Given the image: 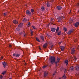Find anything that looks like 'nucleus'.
I'll use <instances>...</instances> for the list:
<instances>
[{
    "instance_id": "obj_47",
    "label": "nucleus",
    "mask_w": 79,
    "mask_h": 79,
    "mask_svg": "<svg viewBox=\"0 0 79 79\" xmlns=\"http://www.w3.org/2000/svg\"><path fill=\"white\" fill-rule=\"evenodd\" d=\"M4 16H5L6 15V14L5 13H4Z\"/></svg>"
},
{
    "instance_id": "obj_22",
    "label": "nucleus",
    "mask_w": 79,
    "mask_h": 79,
    "mask_svg": "<svg viewBox=\"0 0 79 79\" xmlns=\"http://www.w3.org/2000/svg\"><path fill=\"white\" fill-rule=\"evenodd\" d=\"M40 38L43 40V41H44V37L43 36H40Z\"/></svg>"
},
{
    "instance_id": "obj_35",
    "label": "nucleus",
    "mask_w": 79,
    "mask_h": 79,
    "mask_svg": "<svg viewBox=\"0 0 79 79\" xmlns=\"http://www.w3.org/2000/svg\"><path fill=\"white\" fill-rule=\"evenodd\" d=\"M30 25H31V23H30V22L28 23L27 25L29 27L30 26Z\"/></svg>"
},
{
    "instance_id": "obj_15",
    "label": "nucleus",
    "mask_w": 79,
    "mask_h": 79,
    "mask_svg": "<svg viewBox=\"0 0 79 79\" xmlns=\"http://www.w3.org/2000/svg\"><path fill=\"white\" fill-rule=\"evenodd\" d=\"M23 26V23H20L18 25L19 27H21Z\"/></svg>"
},
{
    "instance_id": "obj_17",
    "label": "nucleus",
    "mask_w": 79,
    "mask_h": 79,
    "mask_svg": "<svg viewBox=\"0 0 79 79\" xmlns=\"http://www.w3.org/2000/svg\"><path fill=\"white\" fill-rule=\"evenodd\" d=\"M47 76H48V72H45L44 73V77H46Z\"/></svg>"
},
{
    "instance_id": "obj_25",
    "label": "nucleus",
    "mask_w": 79,
    "mask_h": 79,
    "mask_svg": "<svg viewBox=\"0 0 79 79\" xmlns=\"http://www.w3.org/2000/svg\"><path fill=\"white\" fill-rule=\"evenodd\" d=\"M58 31H59V27H57L56 30V33H58Z\"/></svg>"
},
{
    "instance_id": "obj_11",
    "label": "nucleus",
    "mask_w": 79,
    "mask_h": 79,
    "mask_svg": "<svg viewBox=\"0 0 79 79\" xmlns=\"http://www.w3.org/2000/svg\"><path fill=\"white\" fill-rule=\"evenodd\" d=\"M69 71H74V67L73 66L70 67L69 69Z\"/></svg>"
},
{
    "instance_id": "obj_28",
    "label": "nucleus",
    "mask_w": 79,
    "mask_h": 79,
    "mask_svg": "<svg viewBox=\"0 0 79 79\" xmlns=\"http://www.w3.org/2000/svg\"><path fill=\"white\" fill-rule=\"evenodd\" d=\"M47 65H44L43 67V69H44V68H47Z\"/></svg>"
},
{
    "instance_id": "obj_16",
    "label": "nucleus",
    "mask_w": 79,
    "mask_h": 79,
    "mask_svg": "<svg viewBox=\"0 0 79 79\" xmlns=\"http://www.w3.org/2000/svg\"><path fill=\"white\" fill-rule=\"evenodd\" d=\"M46 5L47 6V7H50V2H47Z\"/></svg>"
},
{
    "instance_id": "obj_6",
    "label": "nucleus",
    "mask_w": 79,
    "mask_h": 79,
    "mask_svg": "<svg viewBox=\"0 0 79 79\" xmlns=\"http://www.w3.org/2000/svg\"><path fill=\"white\" fill-rule=\"evenodd\" d=\"M74 31V30H73V29H71L67 33V34L68 35H69L70 34H71V33L73 32Z\"/></svg>"
},
{
    "instance_id": "obj_34",
    "label": "nucleus",
    "mask_w": 79,
    "mask_h": 79,
    "mask_svg": "<svg viewBox=\"0 0 79 79\" xmlns=\"http://www.w3.org/2000/svg\"><path fill=\"white\" fill-rule=\"evenodd\" d=\"M3 57H4V56H1L0 58L1 60H3Z\"/></svg>"
},
{
    "instance_id": "obj_20",
    "label": "nucleus",
    "mask_w": 79,
    "mask_h": 79,
    "mask_svg": "<svg viewBox=\"0 0 79 79\" xmlns=\"http://www.w3.org/2000/svg\"><path fill=\"white\" fill-rule=\"evenodd\" d=\"M56 8L57 10H60L62 8V7L61 6H57Z\"/></svg>"
},
{
    "instance_id": "obj_10",
    "label": "nucleus",
    "mask_w": 79,
    "mask_h": 79,
    "mask_svg": "<svg viewBox=\"0 0 79 79\" xmlns=\"http://www.w3.org/2000/svg\"><path fill=\"white\" fill-rule=\"evenodd\" d=\"M22 21L23 23H27V20L26 19H23V20Z\"/></svg>"
},
{
    "instance_id": "obj_5",
    "label": "nucleus",
    "mask_w": 79,
    "mask_h": 79,
    "mask_svg": "<svg viewBox=\"0 0 79 79\" xmlns=\"http://www.w3.org/2000/svg\"><path fill=\"white\" fill-rule=\"evenodd\" d=\"M75 69L77 71H79V64L76 65L75 66Z\"/></svg>"
},
{
    "instance_id": "obj_49",
    "label": "nucleus",
    "mask_w": 79,
    "mask_h": 79,
    "mask_svg": "<svg viewBox=\"0 0 79 79\" xmlns=\"http://www.w3.org/2000/svg\"><path fill=\"white\" fill-rule=\"evenodd\" d=\"M77 48H78V49H79V46H78Z\"/></svg>"
},
{
    "instance_id": "obj_27",
    "label": "nucleus",
    "mask_w": 79,
    "mask_h": 79,
    "mask_svg": "<svg viewBox=\"0 0 79 79\" xmlns=\"http://www.w3.org/2000/svg\"><path fill=\"white\" fill-rule=\"evenodd\" d=\"M76 6H79V2L76 5Z\"/></svg>"
},
{
    "instance_id": "obj_37",
    "label": "nucleus",
    "mask_w": 79,
    "mask_h": 79,
    "mask_svg": "<svg viewBox=\"0 0 79 79\" xmlns=\"http://www.w3.org/2000/svg\"><path fill=\"white\" fill-rule=\"evenodd\" d=\"M16 30L17 31H19V30H20V28H19V27H17L16 28Z\"/></svg>"
},
{
    "instance_id": "obj_44",
    "label": "nucleus",
    "mask_w": 79,
    "mask_h": 79,
    "mask_svg": "<svg viewBox=\"0 0 79 79\" xmlns=\"http://www.w3.org/2000/svg\"><path fill=\"white\" fill-rule=\"evenodd\" d=\"M52 24H53V25H55V24L53 23H51Z\"/></svg>"
},
{
    "instance_id": "obj_46",
    "label": "nucleus",
    "mask_w": 79,
    "mask_h": 79,
    "mask_svg": "<svg viewBox=\"0 0 79 79\" xmlns=\"http://www.w3.org/2000/svg\"><path fill=\"white\" fill-rule=\"evenodd\" d=\"M69 13V14H71L72 13H71V10H70Z\"/></svg>"
},
{
    "instance_id": "obj_2",
    "label": "nucleus",
    "mask_w": 79,
    "mask_h": 79,
    "mask_svg": "<svg viewBox=\"0 0 79 79\" xmlns=\"http://www.w3.org/2000/svg\"><path fill=\"white\" fill-rule=\"evenodd\" d=\"M63 18H64V17L63 16H60L57 18V19L58 22L61 23V22L62 21Z\"/></svg>"
},
{
    "instance_id": "obj_18",
    "label": "nucleus",
    "mask_w": 79,
    "mask_h": 79,
    "mask_svg": "<svg viewBox=\"0 0 79 79\" xmlns=\"http://www.w3.org/2000/svg\"><path fill=\"white\" fill-rule=\"evenodd\" d=\"M51 30L52 32H55V31H56V29H55V28H51Z\"/></svg>"
},
{
    "instance_id": "obj_54",
    "label": "nucleus",
    "mask_w": 79,
    "mask_h": 79,
    "mask_svg": "<svg viewBox=\"0 0 79 79\" xmlns=\"http://www.w3.org/2000/svg\"><path fill=\"white\" fill-rule=\"evenodd\" d=\"M9 79H11V78H9Z\"/></svg>"
},
{
    "instance_id": "obj_29",
    "label": "nucleus",
    "mask_w": 79,
    "mask_h": 79,
    "mask_svg": "<svg viewBox=\"0 0 79 79\" xmlns=\"http://www.w3.org/2000/svg\"><path fill=\"white\" fill-rule=\"evenodd\" d=\"M31 27H33L34 29H36V27H35L34 26H32Z\"/></svg>"
},
{
    "instance_id": "obj_50",
    "label": "nucleus",
    "mask_w": 79,
    "mask_h": 79,
    "mask_svg": "<svg viewBox=\"0 0 79 79\" xmlns=\"http://www.w3.org/2000/svg\"><path fill=\"white\" fill-rule=\"evenodd\" d=\"M23 61L24 62V63H25V60H23Z\"/></svg>"
},
{
    "instance_id": "obj_53",
    "label": "nucleus",
    "mask_w": 79,
    "mask_h": 79,
    "mask_svg": "<svg viewBox=\"0 0 79 79\" xmlns=\"http://www.w3.org/2000/svg\"><path fill=\"white\" fill-rule=\"evenodd\" d=\"M39 49H40V50H41V48H39Z\"/></svg>"
},
{
    "instance_id": "obj_14",
    "label": "nucleus",
    "mask_w": 79,
    "mask_h": 79,
    "mask_svg": "<svg viewBox=\"0 0 79 79\" xmlns=\"http://www.w3.org/2000/svg\"><path fill=\"white\" fill-rule=\"evenodd\" d=\"M26 13L27 14V15H31V11H30L28 10L26 11Z\"/></svg>"
},
{
    "instance_id": "obj_31",
    "label": "nucleus",
    "mask_w": 79,
    "mask_h": 79,
    "mask_svg": "<svg viewBox=\"0 0 79 79\" xmlns=\"http://www.w3.org/2000/svg\"><path fill=\"white\" fill-rule=\"evenodd\" d=\"M19 56H20V54H16V57H19Z\"/></svg>"
},
{
    "instance_id": "obj_8",
    "label": "nucleus",
    "mask_w": 79,
    "mask_h": 79,
    "mask_svg": "<svg viewBox=\"0 0 79 79\" xmlns=\"http://www.w3.org/2000/svg\"><path fill=\"white\" fill-rule=\"evenodd\" d=\"M2 64L4 68H5V67H6V66H7V64H6V63L5 62H3L2 63Z\"/></svg>"
},
{
    "instance_id": "obj_39",
    "label": "nucleus",
    "mask_w": 79,
    "mask_h": 79,
    "mask_svg": "<svg viewBox=\"0 0 79 79\" xmlns=\"http://www.w3.org/2000/svg\"><path fill=\"white\" fill-rule=\"evenodd\" d=\"M54 19H53V18H52L51 19V21H53Z\"/></svg>"
},
{
    "instance_id": "obj_13",
    "label": "nucleus",
    "mask_w": 79,
    "mask_h": 79,
    "mask_svg": "<svg viewBox=\"0 0 79 79\" xmlns=\"http://www.w3.org/2000/svg\"><path fill=\"white\" fill-rule=\"evenodd\" d=\"M64 64H65L66 66H68V60H66L64 61Z\"/></svg>"
},
{
    "instance_id": "obj_26",
    "label": "nucleus",
    "mask_w": 79,
    "mask_h": 79,
    "mask_svg": "<svg viewBox=\"0 0 79 79\" xmlns=\"http://www.w3.org/2000/svg\"><path fill=\"white\" fill-rule=\"evenodd\" d=\"M35 39L38 42H40V40H39V38H38L37 37H36L35 38Z\"/></svg>"
},
{
    "instance_id": "obj_24",
    "label": "nucleus",
    "mask_w": 79,
    "mask_h": 79,
    "mask_svg": "<svg viewBox=\"0 0 79 79\" xmlns=\"http://www.w3.org/2000/svg\"><path fill=\"white\" fill-rule=\"evenodd\" d=\"M66 77L65 76V75H64L62 77V79H66Z\"/></svg>"
},
{
    "instance_id": "obj_43",
    "label": "nucleus",
    "mask_w": 79,
    "mask_h": 79,
    "mask_svg": "<svg viewBox=\"0 0 79 79\" xmlns=\"http://www.w3.org/2000/svg\"><path fill=\"white\" fill-rule=\"evenodd\" d=\"M9 47H11V45L9 44Z\"/></svg>"
},
{
    "instance_id": "obj_36",
    "label": "nucleus",
    "mask_w": 79,
    "mask_h": 79,
    "mask_svg": "<svg viewBox=\"0 0 79 79\" xmlns=\"http://www.w3.org/2000/svg\"><path fill=\"white\" fill-rule=\"evenodd\" d=\"M31 13H33L34 12V9H31Z\"/></svg>"
},
{
    "instance_id": "obj_38",
    "label": "nucleus",
    "mask_w": 79,
    "mask_h": 79,
    "mask_svg": "<svg viewBox=\"0 0 79 79\" xmlns=\"http://www.w3.org/2000/svg\"><path fill=\"white\" fill-rule=\"evenodd\" d=\"M74 59L75 60H77V58H76V56L74 57Z\"/></svg>"
},
{
    "instance_id": "obj_19",
    "label": "nucleus",
    "mask_w": 79,
    "mask_h": 79,
    "mask_svg": "<svg viewBox=\"0 0 79 79\" xmlns=\"http://www.w3.org/2000/svg\"><path fill=\"white\" fill-rule=\"evenodd\" d=\"M47 47V43H45L43 45V47L44 48H46Z\"/></svg>"
},
{
    "instance_id": "obj_3",
    "label": "nucleus",
    "mask_w": 79,
    "mask_h": 79,
    "mask_svg": "<svg viewBox=\"0 0 79 79\" xmlns=\"http://www.w3.org/2000/svg\"><path fill=\"white\" fill-rule=\"evenodd\" d=\"M60 58L58 57L56 59V62H55V64H56V66H58V65H57V64H58V63H59V62H60Z\"/></svg>"
},
{
    "instance_id": "obj_12",
    "label": "nucleus",
    "mask_w": 79,
    "mask_h": 79,
    "mask_svg": "<svg viewBox=\"0 0 79 79\" xmlns=\"http://www.w3.org/2000/svg\"><path fill=\"white\" fill-rule=\"evenodd\" d=\"M13 23H14V24H17L18 23V21L15 20L13 21Z\"/></svg>"
},
{
    "instance_id": "obj_30",
    "label": "nucleus",
    "mask_w": 79,
    "mask_h": 79,
    "mask_svg": "<svg viewBox=\"0 0 79 79\" xmlns=\"http://www.w3.org/2000/svg\"><path fill=\"white\" fill-rule=\"evenodd\" d=\"M5 73H6V71H4L2 73V74L3 75H5Z\"/></svg>"
},
{
    "instance_id": "obj_21",
    "label": "nucleus",
    "mask_w": 79,
    "mask_h": 79,
    "mask_svg": "<svg viewBox=\"0 0 79 79\" xmlns=\"http://www.w3.org/2000/svg\"><path fill=\"white\" fill-rule=\"evenodd\" d=\"M41 9L42 11H45V7L44 6L41 7Z\"/></svg>"
},
{
    "instance_id": "obj_55",
    "label": "nucleus",
    "mask_w": 79,
    "mask_h": 79,
    "mask_svg": "<svg viewBox=\"0 0 79 79\" xmlns=\"http://www.w3.org/2000/svg\"><path fill=\"white\" fill-rule=\"evenodd\" d=\"M70 23H72V22H71Z\"/></svg>"
},
{
    "instance_id": "obj_42",
    "label": "nucleus",
    "mask_w": 79,
    "mask_h": 79,
    "mask_svg": "<svg viewBox=\"0 0 79 79\" xmlns=\"http://www.w3.org/2000/svg\"><path fill=\"white\" fill-rule=\"evenodd\" d=\"M53 47V45L51 46V48H52Z\"/></svg>"
},
{
    "instance_id": "obj_52",
    "label": "nucleus",
    "mask_w": 79,
    "mask_h": 79,
    "mask_svg": "<svg viewBox=\"0 0 79 79\" xmlns=\"http://www.w3.org/2000/svg\"><path fill=\"white\" fill-rule=\"evenodd\" d=\"M24 37H25V34H24Z\"/></svg>"
},
{
    "instance_id": "obj_32",
    "label": "nucleus",
    "mask_w": 79,
    "mask_h": 79,
    "mask_svg": "<svg viewBox=\"0 0 79 79\" xmlns=\"http://www.w3.org/2000/svg\"><path fill=\"white\" fill-rule=\"evenodd\" d=\"M57 35H61V31H59Z\"/></svg>"
},
{
    "instance_id": "obj_48",
    "label": "nucleus",
    "mask_w": 79,
    "mask_h": 79,
    "mask_svg": "<svg viewBox=\"0 0 79 79\" xmlns=\"http://www.w3.org/2000/svg\"><path fill=\"white\" fill-rule=\"evenodd\" d=\"M27 64H26V63H25L24 64V65H25V66H26Z\"/></svg>"
},
{
    "instance_id": "obj_23",
    "label": "nucleus",
    "mask_w": 79,
    "mask_h": 79,
    "mask_svg": "<svg viewBox=\"0 0 79 79\" xmlns=\"http://www.w3.org/2000/svg\"><path fill=\"white\" fill-rule=\"evenodd\" d=\"M63 29V30H64V32H66V31H67V30H68L67 28H66L65 27H64Z\"/></svg>"
},
{
    "instance_id": "obj_7",
    "label": "nucleus",
    "mask_w": 79,
    "mask_h": 79,
    "mask_svg": "<svg viewBox=\"0 0 79 79\" xmlns=\"http://www.w3.org/2000/svg\"><path fill=\"white\" fill-rule=\"evenodd\" d=\"M60 48L61 49L62 52H64V50L65 48H64V47L63 46H60Z\"/></svg>"
},
{
    "instance_id": "obj_33",
    "label": "nucleus",
    "mask_w": 79,
    "mask_h": 79,
    "mask_svg": "<svg viewBox=\"0 0 79 79\" xmlns=\"http://www.w3.org/2000/svg\"><path fill=\"white\" fill-rule=\"evenodd\" d=\"M30 34H31V36L33 35V32L32 31H31Z\"/></svg>"
},
{
    "instance_id": "obj_45",
    "label": "nucleus",
    "mask_w": 79,
    "mask_h": 79,
    "mask_svg": "<svg viewBox=\"0 0 79 79\" xmlns=\"http://www.w3.org/2000/svg\"><path fill=\"white\" fill-rule=\"evenodd\" d=\"M62 42H60L59 43V45H60V44H61L62 43Z\"/></svg>"
},
{
    "instance_id": "obj_1",
    "label": "nucleus",
    "mask_w": 79,
    "mask_h": 79,
    "mask_svg": "<svg viewBox=\"0 0 79 79\" xmlns=\"http://www.w3.org/2000/svg\"><path fill=\"white\" fill-rule=\"evenodd\" d=\"M49 60L51 62V63L53 64L55 61V57H51L49 59Z\"/></svg>"
},
{
    "instance_id": "obj_4",
    "label": "nucleus",
    "mask_w": 79,
    "mask_h": 79,
    "mask_svg": "<svg viewBox=\"0 0 79 79\" xmlns=\"http://www.w3.org/2000/svg\"><path fill=\"white\" fill-rule=\"evenodd\" d=\"M75 53V48H73L72 49L71 51V53L72 55H74Z\"/></svg>"
},
{
    "instance_id": "obj_56",
    "label": "nucleus",
    "mask_w": 79,
    "mask_h": 79,
    "mask_svg": "<svg viewBox=\"0 0 79 79\" xmlns=\"http://www.w3.org/2000/svg\"><path fill=\"white\" fill-rule=\"evenodd\" d=\"M53 75H55V74H53Z\"/></svg>"
},
{
    "instance_id": "obj_41",
    "label": "nucleus",
    "mask_w": 79,
    "mask_h": 79,
    "mask_svg": "<svg viewBox=\"0 0 79 79\" xmlns=\"http://www.w3.org/2000/svg\"><path fill=\"white\" fill-rule=\"evenodd\" d=\"M16 54H14L13 55V56H16Z\"/></svg>"
},
{
    "instance_id": "obj_40",
    "label": "nucleus",
    "mask_w": 79,
    "mask_h": 79,
    "mask_svg": "<svg viewBox=\"0 0 79 79\" xmlns=\"http://www.w3.org/2000/svg\"><path fill=\"white\" fill-rule=\"evenodd\" d=\"M0 77L1 79H2V78H3V76H2V75H0Z\"/></svg>"
},
{
    "instance_id": "obj_51",
    "label": "nucleus",
    "mask_w": 79,
    "mask_h": 79,
    "mask_svg": "<svg viewBox=\"0 0 79 79\" xmlns=\"http://www.w3.org/2000/svg\"><path fill=\"white\" fill-rule=\"evenodd\" d=\"M20 35H21V33H19Z\"/></svg>"
},
{
    "instance_id": "obj_9",
    "label": "nucleus",
    "mask_w": 79,
    "mask_h": 79,
    "mask_svg": "<svg viewBox=\"0 0 79 79\" xmlns=\"http://www.w3.org/2000/svg\"><path fill=\"white\" fill-rule=\"evenodd\" d=\"M74 26L76 27H77L79 26V22H77L74 24Z\"/></svg>"
}]
</instances>
